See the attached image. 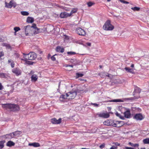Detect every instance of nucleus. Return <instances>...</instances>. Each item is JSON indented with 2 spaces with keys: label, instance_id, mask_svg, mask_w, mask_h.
<instances>
[{
  "label": "nucleus",
  "instance_id": "57",
  "mask_svg": "<svg viewBox=\"0 0 149 149\" xmlns=\"http://www.w3.org/2000/svg\"><path fill=\"white\" fill-rule=\"evenodd\" d=\"M16 56L17 57V58H18L19 57V54H18V53H15V54Z\"/></svg>",
  "mask_w": 149,
  "mask_h": 149
},
{
  "label": "nucleus",
  "instance_id": "4",
  "mask_svg": "<svg viewBox=\"0 0 149 149\" xmlns=\"http://www.w3.org/2000/svg\"><path fill=\"white\" fill-rule=\"evenodd\" d=\"M103 29L106 31H112L114 29V26L111 24L110 20H107L103 26Z\"/></svg>",
  "mask_w": 149,
  "mask_h": 149
},
{
  "label": "nucleus",
  "instance_id": "25",
  "mask_svg": "<svg viewBox=\"0 0 149 149\" xmlns=\"http://www.w3.org/2000/svg\"><path fill=\"white\" fill-rule=\"evenodd\" d=\"M12 1H10V2L8 3L7 2H5V4L6 5L5 6L8 8H12Z\"/></svg>",
  "mask_w": 149,
  "mask_h": 149
},
{
  "label": "nucleus",
  "instance_id": "43",
  "mask_svg": "<svg viewBox=\"0 0 149 149\" xmlns=\"http://www.w3.org/2000/svg\"><path fill=\"white\" fill-rule=\"evenodd\" d=\"M26 63L29 65H31L33 64V62L31 61H26Z\"/></svg>",
  "mask_w": 149,
  "mask_h": 149
},
{
  "label": "nucleus",
  "instance_id": "59",
  "mask_svg": "<svg viewBox=\"0 0 149 149\" xmlns=\"http://www.w3.org/2000/svg\"><path fill=\"white\" fill-rule=\"evenodd\" d=\"M58 7H59V8H62V9H64V7H64V6H58Z\"/></svg>",
  "mask_w": 149,
  "mask_h": 149
},
{
  "label": "nucleus",
  "instance_id": "12",
  "mask_svg": "<svg viewBox=\"0 0 149 149\" xmlns=\"http://www.w3.org/2000/svg\"><path fill=\"white\" fill-rule=\"evenodd\" d=\"M99 117L104 118H107L109 117V114L108 113H100L98 114Z\"/></svg>",
  "mask_w": 149,
  "mask_h": 149
},
{
  "label": "nucleus",
  "instance_id": "28",
  "mask_svg": "<svg viewBox=\"0 0 149 149\" xmlns=\"http://www.w3.org/2000/svg\"><path fill=\"white\" fill-rule=\"evenodd\" d=\"M77 8H74L71 10L70 13L69 14L71 16L74 13H76L77 11Z\"/></svg>",
  "mask_w": 149,
  "mask_h": 149
},
{
  "label": "nucleus",
  "instance_id": "38",
  "mask_svg": "<svg viewBox=\"0 0 149 149\" xmlns=\"http://www.w3.org/2000/svg\"><path fill=\"white\" fill-rule=\"evenodd\" d=\"M14 30L15 31V33H16V32L18 31L19 30H20V29L19 27H15L14 28Z\"/></svg>",
  "mask_w": 149,
  "mask_h": 149
},
{
  "label": "nucleus",
  "instance_id": "31",
  "mask_svg": "<svg viewBox=\"0 0 149 149\" xmlns=\"http://www.w3.org/2000/svg\"><path fill=\"white\" fill-rule=\"evenodd\" d=\"M143 142L144 144H149V138L143 139Z\"/></svg>",
  "mask_w": 149,
  "mask_h": 149
},
{
  "label": "nucleus",
  "instance_id": "42",
  "mask_svg": "<svg viewBox=\"0 0 149 149\" xmlns=\"http://www.w3.org/2000/svg\"><path fill=\"white\" fill-rule=\"evenodd\" d=\"M120 1L122 3H126V4L129 3V2H127V1L125 0H120Z\"/></svg>",
  "mask_w": 149,
  "mask_h": 149
},
{
  "label": "nucleus",
  "instance_id": "52",
  "mask_svg": "<svg viewBox=\"0 0 149 149\" xmlns=\"http://www.w3.org/2000/svg\"><path fill=\"white\" fill-rule=\"evenodd\" d=\"M16 6V3H13V2H12V6H13V7L14 8H15V7Z\"/></svg>",
  "mask_w": 149,
  "mask_h": 149
},
{
  "label": "nucleus",
  "instance_id": "3",
  "mask_svg": "<svg viewBox=\"0 0 149 149\" xmlns=\"http://www.w3.org/2000/svg\"><path fill=\"white\" fill-rule=\"evenodd\" d=\"M24 58L26 60H32L35 59L37 57L36 54L34 52H31L28 54L23 53Z\"/></svg>",
  "mask_w": 149,
  "mask_h": 149
},
{
  "label": "nucleus",
  "instance_id": "50",
  "mask_svg": "<svg viewBox=\"0 0 149 149\" xmlns=\"http://www.w3.org/2000/svg\"><path fill=\"white\" fill-rule=\"evenodd\" d=\"M117 147L116 146H113L110 148V149H116Z\"/></svg>",
  "mask_w": 149,
  "mask_h": 149
},
{
  "label": "nucleus",
  "instance_id": "7",
  "mask_svg": "<svg viewBox=\"0 0 149 149\" xmlns=\"http://www.w3.org/2000/svg\"><path fill=\"white\" fill-rule=\"evenodd\" d=\"M116 123H114L112 126L114 127H120L124 124V122L122 121H116Z\"/></svg>",
  "mask_w": 149,
  "mask_h": 149
},
{
  "label": "nucleus",
  "instance_id": "20",
  "mask_svg": "<svg viewBox=\"0 0 149 149\" xmlns=\"http://www.w3.org/2000/svg\"><path fill=\"white\" fill-rule=\"evenodd\" d=\"M15 143L11 141H9L6 143V146L9 147L13 146L15 145Z\"/></svg>",
  "mask_w": 149,
  "mask_h": 149
},
{
  "label": "nucleus",
  "instance_id": "1",
  "mask_svg": "<svg viewBox=\"0 0 149 149\" xmlns=\"http://www.w3.org/2000/svg\"><path fill=\"white\" fill-rule=\"evenodd\" d=\"M25 34L26 36L28 35L29 33L36 34L39 33L41 32L42 30L41 29H39L36 27V25L33 24L32 26L28 25L25 27Z\"/></svg>",
  "mask_w": 149,
  "mask_h": 149
},
{
  "label": "nucleus",
  "instance_id": "55",
  "mask_svg": "<svg viewBox=\"0 0 149 149\" xmlns=\"http://www.w3.org/2000/svg\"><path fill=\"white\" fill-rule=\"evenodd\" d=\"M3 88V86L0 83V90H2Z\"/></svg>",
  "mask_w": 149,
  "mask_h": 149
},
{
  "label": "nucleus",
  "instance_id": "23",
  "mask_svg": "<svg viewBox=\"0 0 149 149\" xmlns=\"http://www.w3.org/2000/svg\"><path fill=\"white\" fill-rule=\"evenodd\" d=\"M125 69L127 72H129L132 74H134V70L128 67H125Z\"/></svg>",
  "mask_w": 149,
  "mask_h": 149
},
{
  "label": "nucleus",
  "instance_id": "17",
  "mask_svg": "<svg viewBox=\"0 0 149 149\" xmlns=\"http://www.w3.org/2000/svg\"><path fill=\"white\" fill-rule=\"evenodd\" d=\"M112 121L108 120H106L104 122V124L106 125L109 126L112 125Z\"/></svg>",
  "mask_w": 149,
  "mask_h": 149
},
{
  "label": "nucleus",
  "instance_id": "36",
  "mask_svg": "<svg viewBox=\"0 0 149 149\" xmlns=\"http://www.w3.org/2000/svg\"><path fill=\"white\" fill-rule=\"evenodd\" d=\"M76 75L77 78L81 77L84 76V74L82 73H77Z\"/></svg>",
  "mask_w": 149,
  "mask_h": 149
},
{
  "label": "nucleus",
  "instance_id": "54",
  "mask_svg": "<svg viewBox=\"0 0 149 149\" xmlns=\"http://www.w3.org/2000/svg\"><path fill=\"white\" fill-rule=\"evenodd\" d=\"M125 149H134V148L128 147H125Z\"/></svg>",
  "mask_w": 149,
  "mask_h": 149
},
{
  "label": "nucleus",
  "instance_id": "11",
  "mask_svg": "<svg viewBox=\"0 0 149 149\" xmlns=\"http://www.w3.org/2000/svg\"><path fill=\"white\" fill-rule=\"evenodd\" d=\"M69 17H70L69 14L67 12H62L60 14V17L61 18H66Z\"/></svg>",
  "mask_w": 149,
  "mask_h": 149
},
{
  "label": "nucleus",
  "instance_id": "39",
  "mask_svg": "<svg viewBox=\"0 0 149 149\" xmlns=\"http://www.w3.org/2000/svg\"><path fill=\"white\" fill-rule=\"evenodd\" d=\"M94 4V3L91 2H89L87 3V5L88 7H91Z\"/></svg>",
  "mask_w": 149,
  "mask_h": 149
},
{
  "label": "nucleus",
  "instance_id": "48",
  "mask_svg": "<svg viewBox=\"0 0 149 149\" xmlns=\"http://www.w3.org/2000/svg\"><path fill=\"white\" fill-rule=\"evenodd\" d=\"M139 98V97H130L128 98V100H132L133 99H134L136 98Z\"/></svg>",
  "mask_w": 149,
  "mask_h": 149
},
{
  "label": "nucleus",
  "instance_id": "5",
  "mask_svg": "<svg viewBox=\"0 0 149 149\" xmlns=\"http://www.w3.org/2000/svg\"><path fill=\"white\" fill-rule=\"evenodd\" d=\"M77 92H79L78 91V90L75 91L72 90L70 92H68V99H74L77 95Z\"/></svg>",
  "mask_w": 149,
  "mask_h": 149
},
{
  "label": "nucleus",
  "instance_id": "27",
  "mask_svg": "<svg viewBox=\"0 0 149 149\" xmlns=\"http://www.w3.org/2000/svg\"><path fill=\"white\" fill-rule=\"evenodd\" d=\"M13 133L14 135V137L17 136L20 134L21 133V132L20 131H17L15 132H13Z\"/></svg>",
  "mask_w": 149,
  "mask_h": 149
},
{
  "label": "nucleus",
  "instance_id": "60",
  "mask_svg": "<svg viewBox=\"0 0 149 149\" xmlns=\"http://www.w3.org/2000/svg\"><path fill=\"white\" fill-rule=\"evenodd\" d=\"M87 45L89 46H90L91 45V43L90 42H88L86 43Z\"/></svg>",
  "mask_w": 149,
  "mask_h": 149
},
{
  "label": "nucleus",
  "instance_id": "26",
  "mask_svg": "<svg viewBox=\"0 0 149 149\" xmlns=\"http://www.w3.org/2000/svg\"><path fill=\"white\" fill-rule=\"evenodd\" d=\"M6 141L5 140H3L0 141V149H2L4 146V143Z\"/></svg>",
  "mask_w": 149,
  "mask_h": 149
},
{
  "label": "nucleus",
  "instance_id": "33",
  "mask_svg": "<svg viewBox=\"0 0 149 149\" xmlns=\"http://www.w3.org/2000/svg\"><path fill=\"white\" fill-rule=\"evenodd\" d=\"M131 9L134 11H139L140 10V8L138 7H132Z\"/></svg>",
  "mask_w": 149,
  "mask_h": 149
},
{
  "label": "nucleus",
  "instance_id": "64",
  "mask_svg": "<svg viewBox=\"0 0 149 149\" xmlns=\"http://www.w3.org/2000/svg\"><path fill=\"white\" fill-rule=\"evenodd\" d=\"M81 149H89L86 148H82Z\"/></svg>",
  "mask_w": 149,
  "mask_h": 149
},
{
  "label": "nucleus",
  "instance_id": "49",
  "mask_svg": "<svg viewBox=\"0 0 149 149\" xmlns=\"http://www.w3.org/2000/svg\"><path fill=\"white\" fill-rule=\"evenodd\" d=\"M11 66L12 68H13L14 67L15 64L14 63V62L13 61V62H11Z\"/></svg>",
  "mask_w": 149,
  "mask_h": 149
},
{
  "label": "nucleus",
  "instance_id": "15",
  "mask_svg": "<svg viewBox=\"0 0 149 149\" xmlns=\"http://www.w3.org/2000/svg\"><path fill=\"white\" fill-rule=\"evenodd\" d=\"M124 116L125 117L129 118L130 117L131 113L130 110H128L126 111L124 113Z\"/></svg>",
  "mask_w": 149,
  "mask_h": 149
},
{
  "label": "nucleus",
  "instance_id": "19",
  "mask_svg": "<svg viewBox=\"0 0 149 149\" xmlns=\"http://www.w3.org/2000/svg\"><path fill=\"white\" fill-rule=\"evenodd\" d=\"M29 146H32L36 147H38L40 146V145L39 143L35 142L30 143L29 144Z\"/></svg>",
  "mask_w": 149,
  "mask_h": 149
},
{
  "label": "nucleus",
  "instance_id": "62",
  "mask_svg": "<svg viewBox=\"0 0 149 149\" xmlns=\"http://www.w3.org/2000/svg\"><path fill=\"white\" fill-rule=\"evenodd\" d=\"M134 65L133 64H132V65H131V67L132 68H133L134 67Z\"/></svg>",
  "mask_w": 149,
  "mask_h": 149
},
{
  "label": "nucleus",
  "instance_id": "9",
  "mask_svg": "<svg viewBox=\"0 0 149 149\" xmlns=\"http://www.w3.org/2000/svg\"><path fill=\"white\" fill-rule=\"evenodd\" d=\"M61 118H59L58 120H57L56 118H54L51 119V122L52 124H59L61 123Z\"/></svg>",
  "mask_w": 149,
  "mask_h": 149
},
{
  "label": "nucleus",
  "instance_id": "18",
  "mask_svg": "<svg viewBox=\"0 0 149 149\" xmlns=\"http://www.w3.org/2000/svg\"><path fill=\"white\" fill-rule=\"evenodd\" d=\"M56 50L57 52L63 53L64 52V49L63 48H61L60 46H58L56 47Z\"/></svg>",
  "mask_w": 149,
  "mask_h": 149
},
{
  "label": "nucleus",
  "instance_id": "6",
  "mask_svg": "<svg viewBox=\"0 0 149 149\" xmlns=\"http://www.w3.org/2000/svg\"><path fill=\"white\" fill-rule=\"evenodd\" d=\"M77 33L80 36H85L86 33L85 31L80 27L77 28L76 30Z\"/></svg>",
  "mask_w": 149,
  "mask_h": 149
},
{
  "label": "nucleus",
  "instance_id": "37",
  "mask_svg": "<svg viewBox=\"0 0 149 149\" xmlns=\"http://www.w3.org/2000/svg\"><path fill=\"white\" fill-rule=\"evenodd\" d=\"M76 54V53L75 52H67V54L70 55H73Z\"/></svg>",
  "mask_w": 149,
  "mask_h": 149
},
{
  "label": "nucleus",
  "instance_id": "21",
  "mask_svg": "<svg viewBox=\"0 0 149 149\" xmlns=\"http://www.w3.org/2000/svg\"><path fill=\"white\" fill-rule=\"evenodd\" d=\"M70 61L74 65H76L78 64L79 63V62L75 59H71Z\"/></svg>",
  "mask_w": 149,
  "mask_h": 149
},
{
  "label": "nucleus",
  "instance_id": "32",
  "mask_svg": "<svg viewBox=\"0 0 149 149\" xmlns=\"http://www.w3.org/2000/svg\"><path fill=\"white\" fill-rule=\"evenodd\" d=\"M21 13L22 15L24 16H27L29 14L28 12L25 11H21Z\"/></svg>",
  "mask_w": 149,
  "mask_h": 149
},
{
  "label": "nucleus",
  "instance_id": "53",
  "mask_svg": "<svg viewBox=\"0 0 149 149\" xmlns=\"http://www.w3.org/2000/svg\"><path fill=\"white\" fill-rule=\"evenodd\" d=\"M91 104L93 105L95 107H98V104L96 103H91Z\"/></svg>",
  "mask_w": 149,
  "mask_h": 149
},
{
  "label": "nucleus",
  "instance_id": "40",
  "mask_svg": "<svg viewBox=\"0 0 149 149\" xmlns=\"http://www.w3.org/2000/svg\"><path fill=\"white\" fill-rule=\"evenodd\" d=\"M105 144L104 143H103L99 147L101 149H102L105 147Z\"/></svg>",
  "mask_w": 149,
  "mask_h": 149
},
{
  "label": "nucleus",
  "instance_id": "22",
  "mask_svg": "<svg viewBox=\"0 0 149 149\" xmlns=\"http://www.w3.org/2000/svg\"><path fill=\"white\" fill-rule=\"evenodd\" d=\"M34 21V19L33 18L31 17H28L26 19V22L28 23H32Z\"/></svg>",
  "mask_w": 149,
  "mask_h": 149
},
{
  "label": "nucleus",
  "instance_id": "24",
  "mask_svg": "<svg viewBox=\"0 0 149 149\" xmlns=\"http://www.w3.org/2000/svg\"><path fill=\"white\" fill-rule=\"evenodd\" d=\"M64 66L68 68L67 69V70L68 71H71L72 70V69L73 68V65H68L67 64L65 65Z\"/></svg>",
  "mask_w": 149,
  "mask_h": 149
},
{
  "label": "nucleus",
  "instance_id": "47",
  "mask_svg": "<svg viewBox=\"0 0 149 149\" xmlns=\"http://www.w3.org/2000/svg\"><path fill=\"white\" fill-rule=\"evenodd\" d=\"M4 55V54L2 52H0V61H1V57H2V56H3Z\"/></svg>",
  "mask_w": 149,
  "mask_h": 149
},
{
  "label": "nucleus",
  "instance_id": "44",
  "mask_svg": "<svg viewBox=\"0 0 149 149\" xmlns=\"http://www.w3.org/2000/svg\"><path fill=\"white\" fill-rule=\"evenodd\" d=\"M56 55V54H55L51 57V60L53 61H54L56 60V58L54 57V56Z\"/></svg>",
  "mask_w": 149,
  "mask_h": 149
},
{
  "label": "nucleus",
  "instance_id": "46",
  "mask_svg": "<svg viewBox=\"0 0 149 149\" xmlns=\"http://www.w3.org/2000/svg\"><path fill=\"white\" fill-rule=\"evenodd\" d=\"M64 9L66 11H70L71 10L70 8H67L65 7H64Z\"/></svg>",
  "mask_w": 149,
  "mask_h": 149
},
{
  "label": "nucleus",
  "instance_id": "35",
  "mask_svg": "<svg viewBox=\"0 0 149 149\" xmlns=\"http://www.w3.org/2000/svg\"><path fill=\"white\" fill-rule=\"evenodd\" d=\"M116 115L118 117H119L120 118L123 119L124 118L120 114L118 113L117 112L116 113Z\"/></svg>",
  "mask_w": 149,
  "mask_h": 149
},
{
  "label": "nucleus",
  "instance_id": "45",
  "mask_svg": "<svg viewBox=\"0 0 149 149\" xmlns=\"http://www.w3.org/2000/svg\"><path fill=\"white\" fill-rule=\"evenodd\" d=\"M4 45L6 46L7 48L8 49H10L11 48L10 46L8 44H5Z\"/></svg>",
  "mask_w": 149,
  "mask_h": 149
},
{
  "label": "nucleus",
  "instance_id": "30",
  "mask_svg": "<svg viewBox=\"0 0 149 149\" xmlns=\"http://www.w3.org/2000/svg\"><path fill=\"white\" fill-rule=\"evenodd\" d=\"M109 102H122V100L120 99H114L113 100H109Z\"/></svg>",
  "mask_w": 149,
  "mask_h": 149
},
{
  "label": "nucleus",
  "instance_id": "41",
  "mask_svg": "<svg viewBox=\"0 0 149 149\" xmlns=\"http://www.w3.org/2000/svg\"><path fill=\"white\" fill-rule=\"evenodd\" d=\"M136 89H135V91H137V93H139L141 92V89L137 87H136Z\"/></svg>",
  "mask_w": 149,
  "mask_h": 149
},
{
  "label": "nucleus",
  "instance_id": "13",
  "mask_svg": "<svg viewBox=\"0 0 149 149\" xmlns=\"http://www.w3.org/2000/svg\"><path fill=\"white\" fill-rule=\"evenodd\" d=\"M134 118L137 120H141L143 118L142 115L140 113L136 114L134 116Z\"/></svg>",
  "mask_w": 149,
  "mask_h": 149
},
{
  "label": "nucleus",
  "instance_id": "58",
  "mask_svg": "<svg viewBox=\"0 0 149 149\" xmlns=\"http://www.w3.org/2000/svg\"><path fill=\"white\" fill-rule=\"evenodd\" d=\"M115 146H116V147H117L118 146H119L120 145V144L119 143H115Z\"/></svg>",
  "mask_w": 149,
  "mask_h": 149
},
{
  "label": "nucleus",
  "instance_id": "14",
  "mask_svg": "<svg viewBox=\"0 0 149 149\" xmlns=\"http://www.w3.org/2000/svg\"><path fill=\"white\" fill-rule=\"evenodd\" d=\"M68 99V93L65 95H61L60 97V100L61 101H63L64 99Z\"/></svg>",
  "mask_w": 149,
  "mask_h": 149
},
{
  "label": "nucleus",
  "instance_id": "29",
  "mask_svg": "<svg viewBox=\"0 0 149 149\" xmlns=\"http://www.w3.org/2000/svg\"><path fill=\"white\" fill-rule=\"evenodd\" d=\"M7 74L6 73L0 72V77L6 78Z\"/></svg>",
  "mask_w": 149,
  "mask_h": 149
},
{
  "label": "nucleus",
  "instance_id": "56",
  "mask_svg": "<svg viewBox=\"0 0 149 149\" xmlns=\"http://www.w3.org/2000/svg\"><path fill=\"white\" fill-rule=\"evenodd\" d=\"M13 61L11 60V59H9L8 60V63H11V62H13Z\"/></svg>",
  "mask_w": 149,
  "mask_h": 149
},
{
  "label": "nucleus",
  "instance_id": "63",
  "mask_svg": "<svg viewBox=\"0 0 149 149\" xmlns=\"http://www.w3.org/2000/svg\"><path fill=\"white\" fill-rule=\"evenodd\" d=\"M33 73H34V72H33L32 71H31V72H30V74H33Z\"/></svg>",
  "mask_w": 149,
  "mask_h": 149
},
{
  "label": "nucleus",
  "instance_id": "8",
  "mask_svg": "<svg viewBox=\"0 0 149 149\" xmlns=\"http://www.w3.org/2000/svg\"><path fill=\"white\" fill-rule=\"evenodd\" d=\"M12 72L17 76L20 75L21 74V70L18 68H15L12 70Z\"/></svg>",
  "mask_w": 149,
  "mask_h": 149
},
{
  "label": "nucleus",
  "instance_id": "10",
  "mask_svg": "<svg viewBox=\"0 0 149 149\" xmlns=\"http://www.w3.org/2000/svg\"><path fill=\"white\" fill-rule=\"evenodd\" d=\"M1 137L5 138V139H11L14 137L13 132L10 133L9 134H6L5 135L2 136Z\"/></svg>",
  "mask_w": 149,
  "mask_h": 149
},
{
  "label": "nucleus",
  "instance_id": "51",
  "mask_svg": "<svg viewBox=\"0 0 149 149\" xmlns=\"http://www.w3.org/2000/svg\"><path fill=\"white\" fill-rule=\"evenodd\" d=\"M104 74V73H101L99 74L100 75L101 77L104 78V76L103 75Z\"/></svg>",
  "mask_w": 149,
  "mask_h": 149
},
{
  "label": "nucleus",
  "instance_id": "34",
  "mask_svg": "<svg viewBox=\"0 0 149 149\" xmlns=\"http://www.w3.org/2000/svg\"><path fill=\"white\" fill-rule=\"evenodd\" d=\"M129 144L131 146H133V147H135L136 146L138 147L139 146V144H136V143L135 144H133V143H132L131 142H129Z\"/></svg>",
  "mask_w": 149,
  "mask_h": 149
},
{
  "label": "nucleus",
  "instance_id": "2",
  "mask_svg": "<svg viewBox=\"0 0 149 149\" xmlns=\"http://www.w3.org/2000/svg\"><path fill=\"white\" fill-rule=\"evenodd\" d=\"M2 107L6 109H9L11 111H18L19 107L18 105L14 104H4L2 105Z\"/></svg>",
  "mask_w": 149,
  "mask_h": 149
},
{
  "label": "nucleus",
  "instance_id": "16",
  "mask_svg": "<svg viewBox=\"0 0 149 149\" xmlns=\"http://www.w3.org/2000/svg\"><path fill=\"white\" fill-rule=\"evenodd\" d=\"M31 77V81L33 82L36 81L38 78V76L35 74L32 75Z\"/></svg>",
  "mask_w": 149,
  "mask_h": 149
},
{
  "label": "nucleus",
  "instance_id": "61",
  "mask_svg": "<svg viewBox=\"0 0 149 149\" xmlns=\"http://www.w3.org/2000/svg\"><path fill=\"white\" fill-rule=\"evenodd\" d=\"M50 56H51V55L50 54H48V56H47V58H48V59H49Z\"/></svg>",
  "mask_w": 149,
  "mask_h": 149
}]
</instances>
